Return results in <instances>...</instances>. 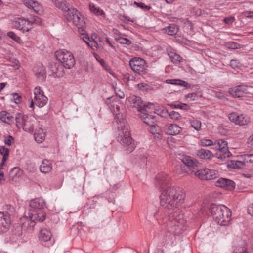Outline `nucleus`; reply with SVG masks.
Returning a JSON list of instances; mask_svg holds the SVG:
<instances>
[{
    "instance_id": "obj_54",
    "label": "nucleus",
    "mask_w": 253,
    "mask_h": 253,
    "mask_svg": "<svg viewBox=\"0 0 253 253\" xmlns=\"http://www.w3.org/2000/svg\"><path fill=\"white\" fill-rule=\"evenodd\" d=\"M12 99L16 104H19L21 102V97L17 93L12 94Z\"/></svg>"
},
{
    "instance_id": "obj_14",
    "label": "nucleus",
    "mask_w": 253,
    "mask_h": 253,
    "mask_svg": "<svg viewBox=\"0 0 253 253\" xmlns=\"http://www.w3.org/2000/svg\"><path fill=\"white\" fill-rule=\"evenodd\" d=\"M216 186L225 188L227 190H233L235 188V183L233 180L220 178L216 182Z\"/></svg>"
},
{
    "instance_id": "obj_25",
    "label": "nucleus",
    "mask_w": 253,
    "mask_h": 253,
    "mask_svg": "<svg viewBox=\"0 0 253 253\" xmlns=\"http://www.w3.org/2000/svg\"><path fill=\"white\" fill-rule=\"evenodd\" d=\"M204 172H205V174H206L205 177H206V178L205 180H206L215 179L218 176V171L214 169L205 168Z\"/></svg>"
},
{
    "instance_id": "obj_41",
    "label": "nucleus",
    "mask_w": 253,
    "mask_h": 253,
    "mask_svg": "<svg viewBox=\"0 0 253 253\" xmlns=\"http://www.w3.org/2000/svg\"><path fill=\"white\" fill-rule=\"evenodd\" d=\"M225 46L228 49H237L240 48V45L234 42H228L225 43Z\"/></svg>"
},
{
    "instance_id": "obj_17",
    "label": "nucleus",
    "mask_w": 253,
    "mask_h": 253,
    "mask_svg": "<svg viewBox=\"0 0 253 253\" xmlns=\"http://www.w3.org/2000/svg\"><path fill=\"white\" fill-rule=\"evenodd\" d=\"M141 119L146 125L149 126H158L155 123V116L149 114V113H141Z\"/></svg>"
},
{
    "instance_id": "obj_45",
    "label": "nucleus",
    "mask_w": 253,
    "mask_h": 253,
    "mask_svg": "<svg viewBox=\"0 0 253 253\" xmlns=\"http://www.w3.org/2000/svg\"><path fill=\"white\" fill-rule=\"evenodd\" d=\"M13 234L19 236L22 234V226L19 224L14 226V229L12 230Z\"/></svg>"
},
{
    "instance_id": "obj_52",
    "label": "nucleus",
    "mask_w": 253,
    "mask_h": 253,
    "mask_svg": "<svg viewBox=\"0 0 253 253\" xmlns=\"http://www.w3.org/2000/svg\"><path fill=\"white\" fill-rule=\"evenodd\" d=\"M200 144L203 146H211L213 144V141L210 139H203L200 140Z\"/></svg>"
},
{
    "instance_id": "obj_56",
    "label": "nucleus",
    "mask_w": 253,
    "mask_h": 253,
    "mask_svg": "<svg viewBox=\"0 0 253 253\" xmlns=\"http://www.w3.org/2000/svg\"><path fill=\"white\" fill-rule=\"evenodd\" d=\"M85 25V22L84 21H81V24H79V25L77 26L79 32L83 35H84L83 32L84 31Z\"/></svg>"
},
{
    "instance_id": "obj_4",
    "label": "nucleus",
    "mask_w": 253,
    "mask_h": 253,
    "mask_svg": "<svg viewBox=\"0 0 253 253\" xmlns=\"http://www.w3.org/2000/svg\"><path fill=\"white\" fill-rule=\"evenodd\" d=\"M118 141L124 146H128L126 149L127 153H130L135 149L133 140L131 137L130 131L128 127H118Z\"/></svg>"
},
{
    "instance_id": "obj_34",
    "label": "nucleus",
    "mask_w": 253,
    "mask_h": 253,
    "mask_svg": "<svg viewBox=\"0 0 253 253\" xmlns=\"http://www.w3.org/2000/svg\"><path fill=\"white\" fill-rule=\"evenodd\" d=\"M178 27L174 24H170L166 29V32L169 35H174L178 32Z\"/></svg>"
},
{
    "instance_id": "obj_43",
    "label": "nucleus",
    "mask_w": 253,
    "mask_h": 253,
    "mask_svg": "<svg viewBox=\"0 0 253 253\" xmlns=\"http://www.w3.org/2000/svg\"><path fill=\"white\" fill-rule=\"evenodd\" d=\"M89 9L91 12L95 13L97 15H102L104 14L103 11L99 8H97L92 4H89Z\"/></svg>"
},
{
    "instance_id": "obj_8",
    "label": "nucleus",
    "mask_w": 253,
    "mask_h": 253,
    "mask_svg": "<svg viewBox=\"0 0 253 253\" xmlns=\"http://www.w3.org/2000/svg\"><path fill=\"white\" fill-rule=\"evenodd\" d=\"M156 180L157 182V184L162 188H164V190L162 191V193H163V192L168 189V188H176L177 189H180L184 193V194L185 195V193H184V191L180 188H179V187H174V186H168L166 188H164V187L165 186H166L167 185H168L170 181V177L166 173H163V172H161V173H158L156 176ZM161 196H160V197Z\"/></svg>"
},
{
    "instance_id": "obj_58",
    "label": "nucleus",
    "mask_w": 253,
    "mask_h": 253,
    "mask_svg": "<svg viewBox=\"0 0 253 253\" xmlns=\"http://www.w3.org/2000/svg\"><path fill=\"white\" fill-rule=\"evenodd\" d=\"M235 20V18L234 16H230L229 17H226L224 19V22L228 25H231Z\"/></svg>"
},
{
    "instance_id": "obj_61",
    "label": "nucleus",
    "mask_w": 253,
    "mask_h": 253,
    "mask_svg": "<svg viewBox=\"0 0 253 253\" xmlns=\"http://www.w3.org/2000/svg\"><path fill=\"white\" fill-rule=\"evenodd\" d=\"M248 147L253 149V134L249 137L247 141Z\"/></svg>"
},
{
    "instance_id": "obj_5",
    "label": "nucleus",
    "mask_w": 253,
    "mask_h": 253,
    "mask_svg": "<svg viewBox=\"0 0 253 253\" xmlns=\"http://www.w3.org/2000/svg\"><path fill=\"white\" fill-rule=\"evenodd\" d=\"M55 57L63 66L66 69H71L75 64V60L73 54L66 49H59L55 53Z\"/></svg>"
},
{
    "instance_id": "obj_10",
    "label": "nucleus",
    "mask_w": 253,
    "mask_h": 253,
    "mask_svg": "<svg viewBox=\"0 0 253 253\" xmlns=\"http://www.w3.org/2000/svg\"><path fill=\"white\" fill-rule=\"evenodd\" d=\"M229 119L236 125L240 126L247 125L250 121L249 117L243 114L238 115L236 113H231L228 116Z\"/></svg>"
},
{
    "instance_id": "obj_7",
    "label": "nucleus",
    "mask_w": 253,
    "mask_h": 253,
    "mask_svg": "<svg viewBox=\"0 0 253 253\" xmlns=\"http://www.w3.org/2000/svg\"><path fill=\"white\" fill-rule=\"evenodd\" d=\"M12 23L15 28L23 33L29 32L32 28V21L24 18H15Z\"/></svg>"
},
{
    "instance_id": "obj_53",
    "label": "nucleus",
    "mask_w": 253,
    "mask_h": 253,
    "mask_svg": "<svg viewBox=\"0 0 253 253\" xmlns=\"http://www.w3.org/2000/svg\"><path fill=\"white\" fill-rule=\"evenodd\" d=\"M240 64V61L237 59H232L230 60V65L234 69L239 68Z\"/></svg>"
},
{
    "instance_id": "obj_62",
    "label": "nucleus",
    "mask_w": 253,
    "mask_h": 253,
    "mask_svg": "<svg viewBox=\"0 0 253 253\" xmlns=\"http://www.w3.org/2000/svg\"><path fill=\"white\" fill-rule=\"evenodd\" d=\"M242 15L247 18H253V11H245L242 13Z\"/></svg>"
},
{
    "instance_id": "obj_11",
    "label": "nucleus",
    "mask_w": 253,
    "mask_h": 253,
    "mask_svg": "<svg viewBox=\"0 0 253 253\" xmlns=\"http://www.w3.org/2000/svg\"><path fill=\"white\" fill-rule=\"evenodd\" d=\"M11 225L10 214L8 212H0V231L4 233L9 228Z\"/></svg>"
},
{
    "instance_id": "obj_40",
    "label": "nucleus",
    "mask_w": 253,
    "mask_h": 253,
    "mask_svg": "<svg viewBox=\"0 0 253 253\" xmlns=\"http://www.w3.org/2000/svg\"><path fill=\"white\" fill-rule=\"evenodd\" d=\"M63 11L67 12L66 13V18L69 21L71 17H72V15L75 13V12H77V9L73 7H69V5L67 7L66 10H64Z\"/></svg>"
},
{
    "instance_id": "obj_2",
    "label": "nucleus",
    "mask_w": 253,
    "mask_h": 253,
    "mask_svg": "<svg viewBox=\"0 0 253 253\" xmlns=\"http://www.w3.org/2000/svg\"><path fill=\"white\" fill-rule=\"evenodd\" d=\"M45 201L42 198H35L29 202L30 209L28 213L30 221L27 228L32 229L36 222H43L45 219V213L42 209L45 207Z\"/></svg>"
},
{
    "instance_id": "obj_31",
    "label": "nucleus",
    "mask_w": 253,
    "mask_h": 253,
    "mask_svg": "<svg viewBox=\"0 0 253 253\" xmlns=\"http://www.w3.org/2000/svg\"><path fill=\"white\" fill-rule=\"evenodd\" d=\"M155 108L154 104L152 103L146 104L144 103L142 108L141 109V113H151L153 112L154 108Z\"/></svg>"
},
{
    "instance_id": "obj_36",
    "label": "nucleus",
    "mask_w": 253,
    "mask_h": 253,
    "mask_svg": "<svg viewBox=\"0 0 253 253\" xmlns=\"http://www.w3.org/2000/svg\"><path fill=\"white\" fill-rule=\"evenodd\" d=\"M235 253H249L247 251V244L245 242L236 247L234 250Z\"/></svg>"
},
{
    "instance_id": "obj_55",
    "label": "nucleus",
    "mask_w": 253,
    "mask_h": 253,
    "mask_svg": "<svg viewBox=\"0 0 253 253\" xmlns=\"http://www.w3.org/2000/svg\"><path fill=\"white\" fill-rule=\"evenodd\" d=\"M186 98L190 101L197 100L198 98L197 93L193 92L189 93L187 95Z\"/></svg>"
},
{
    "instance_id": "obj_42",
    "label": "nucleus",
    "mask_w": 253,
    "mask_h": 253,
    "mask_svg": "<svg viewBox=\"0 0 253 253\" xmlns=\"http://www.w3.org/2000/svg\"><path fill=\"white\" fill-rule=\"evenodd\" d=\"M7 35L17 43H20L22 42V40L21 38L19 36H17L14 32L12 31L8 32L7 33Z\"/></svg>"
},
{
    "instance_id": "obj_27",
    "label": "nucleus",
    "mask_w": 253,
    "mask_h": 253,
    "mask_svg": "<svg viewBox=\"0 0 253 253\" xmlns=\"http://www.w3.org/2000/svg\"><path fill=\"white\" fill-rule=\"evenodd\" d=\"M81 16V13L77 10V12L72 15V17L69 21H72L76 26H78L79 24H81V21H84V19Z\"/></svg>"
},
{
    "instance_id": "obj_29",
    "label": "nucleus",
    "mask_w": 253,
    "mask_h": 253,
    "mask_svg": "<svg viewBox=\"0 0 253 253\" xmlns=\"http://www.w3.org/2000/svg\"><path fill=\"white\" fill-rule=\"evenodd\" d=\"M149 131L155 139H161L163 137L161 127H151Z\"/></svg>"
},
{
    "instance_id": "obj_49",
    "label": "nucleus",
    "mask_w": 253,
    "mask_h": 253,
    "mask_svg": "<svg viewBox=\"0 0 253 253\" xmlns=\"http://www.w3.org/2000/svg\"><path fill=\"white\" fill-rule=\"evenodd\" d=\"M174 83L175 85L184 86L186 88L190 87L189 84L187 82L182 80L176 79V82Z\"/></svg>"
},
{
    "instance_id": "obj_57",
    "label": "nucleus",
    "mask_w": 253,
    "mask_h": 253,
    "mask_svg": "<svg viewBox=\"0 0 253 253\" xmlns=\"http://www.w3.org/2000/svg\"><path fill=\"white\" fill-rule=\"evenodd\" d=\"M168 115H169L171 118L176 120L178 119L180 117L179 113L174 111H171L169 113H168Z\"/></svg>"
},
{
    "instance_id": "obj_46",
    "label": "nucleus",
    "mask_w": 253,
    "mask_h": 253,
    "mask_svg": "<svg viewBox=\"0 0 253 253\" xmlns=\"http://www.w3.org/2000/svg\"><path fill=\"white\" fill-rule=\"evenodd\" d=\"M96 203L94 199H89L84 205V208L87 209H95L96 207Z\"/></svg>"
},
{
    "instance_id": "obj_39",
    "label": "nucleus",
    "mask_w": 253,
    "mask_h": 253,
    "mask_svg": "<svg viewBox=\"0 0 253 253\" xmlns=\"http://www.w3.org/2000/svg\"><path fill=\"white\" fill-rule=\"evenodd\" d=\"M204 170H205V169H200L197 170V171L192 170V173H194V175L198 177L199 179L202 180H205L206 177H205L206 174H205Z\"/></svg>"
},
{
    "instance_id": "obj_60",
    "label": "nucleus",
    "mask_w": 253,
    "mask_h": 253,
    "mask_svg": "<svg viewBox=\"0 0 253 253\" xmlns=\"http://www.w3.org/2000/svg\"><path fill=\"white\" fill-rule=\"evenodd\" d=\"M31 21H32V24L35 23L36 24H37V25H41L42 24V19L40 17H39L37 16H34L33 17L32 20Z\"/></svg>"
},
{
    "instance_id": "obj_23",
    "label": "nucleus",
    "mask_w": 253,
    "mask_h": 253,
    "mask_svg": "<svg viewBox=\"0 0 253 253\" xmlns=\"http://www.w3.org/2000/svg\"><path fill=\"white\" fill-rule=\"evenodd\" d=\"M196 155L202 159H209L212 157L213 154L209 150L201 149L196 151Z\"/></svg>"
},
{
    "instance_id": "obj_21",
    "label": "nucleus",
    "mask_w": 253,
    "mask_h": 253,
    "mask_svg": "<svg viewBox=\"0 0 253 253\" xmlns=\"http://www.w3.org/2000/svg\"><path fill=\"white\" fill-rule=\"evenodd\" d=\"M28 116L27 115H24L21 113H16L14 120L16 122V125L17 126H25L26 122L28 119Z\"/></svg>"
},
{
    "instance_id": "obj_48",
    "label": "nucleus",
    "mask_w": 253,
    "mask_h": 253,
    "mask_svg": "<svg viewBox=\"0 0 253 253\" xmlns=\"http://www.w3.org/2000/svg\"><path fill=\"white\" fill-rule=\"evenodd\" d=\"M134 4L143 10L148 11L151 9V7L150 6L147 5L143 2H137L136 1H134Z\"/></svg>"
},
{
    "instance_id": "obj_32",
    "label": "nucleus",
    "mask_w": 253,
    "mask_h": 253,
    "mask_svg": "<svg viewBox=\"0 0 253 253\" xmlns=\"http://www.w3.org/2000/svg\"><path fill=\"white\" fill-rule=\"evenodd\" d=\"M168 55L171 61L175 64H179L182 60V57L174 52H170Z\"/></svg>"
},
{
    "instance_id": "obj_50",
    "label": "nucleus",
    "mask_w": 253,
    "mask_h": 253,
    "mask_svg": "<svg viewBox=\"0 0 253 253\" xmlns=\"http://www.w3.org/2000/svg\"><path fill=\"white\" fill-rule=\"evenodd\" d=\"M218 132L222 135H230L231 133L230 131L226 127H217Z\"/></svg>"
},
{
    "instance_id": "obj_59",
    "label": "nucleus",
    "mask_w": 253,
    "mask_h": 253,
    "mask_svg": "<svg viewBox=\"0 0 253 253\" xmlns=\"http://www.w3.org/2000/svg\"><path fill=\"white\" fill-rule=\"evenodd\" d=\"M87 45L89 46L91 49L95 50V48H97V42L93 40H91L89 41V42H87Z\"/></svg>"
},
{
    "instance_id": "obj_28",
    "label": "nucleus",
    "mask_w": 253,
    "mask_h": 253,
    "mask_svg": "<svg viewBox=\"0 0 253 253\" xmlns=\"http://www.w3.org/2000/svg\"><path fill=\"white\" fill-rule=\"evenodd\" d=\"M81 16V13L77 10V12L72 15V17L69 21H72L76 26H78L79 24H81V21H84V19Z\"/></svg>"
},
{
    "instance_id": "obj_22",
    "label": "nucleus",
    "mask_w": 253,
    "mask_h": 253,
    "mask_svg": "<svg viewBox=\"0 0 253 253\" xmlns=\"http://www.w3.org/2000/svg\"><path fill=\"white\" fill-rule=\"evenodd\" d=\"M52 234L51 232L46 229H41L39 235V238L40 242H47L50 240Z\"/></svg>"
},
{
    "instance_id": "obj_30",
    "label": "nucleus",
    "mask_w": 253,
    "mask_h": 253,
    "mask_svg": "<svg viewBox=\"0 0 253 253\" xmlns=\"http://www.w3.org/2000/svg\"><path fill=\"white\" fill-rule=\"evenodd\" d=\"M54 4L62 10H66L69 6L65 0H51Z\"/></svg>"
},
{
    "instance_id": "obj_26",
    "label": "nucleus",
    "mask_w": 253,
    "mask_h": 253,
    "mask_svg": "<svg viewBox=\"0 0 253 253\" xmlns=\"http://www.w3.org/2000/svg\"><path fill=\"white\" fill-rule=\"evenodd\" d=\"M23 3L26 7L33 9L35 11L39 10L38 8L39 6V4L37 1L33 0H24Z\"/></svg>"
},
{
    "instance_id": "obj_12",
    "label": "nucleus",
    "mask_w": 253,
    "mask_h": 253,
    "mask_svg": "<svg viewBox=\"0 0 253 253\" xmlns=\"http://www.w3.org/2000/svg\"><path fill=\"white\" fill-rule=\"evenodd\" d=\"M218 150L219 151L216 153L217 157L222 160H224L232 156L231 153L228 149L226 141L220 139V148Z\"/></svg>"
},
{
    "instance_id": "obj_35",
    "label": "nucleus",
    "mask_w": 253,
    "mask_h": 253,
    "mask_svg": "<svg viewBox=\"0 0 253 253\" xmlns=\"http://www.w3.org/2000/svg\"><path fill=\"white\" fill-rule=\"evenodd\" d=\"M231 165L232 166V168L234 169H242L245 168L247 165L246 162L243 160L242 161H232Z\"/></svg>"
},
{
    "instance_id": "obj_19",
    "label": "nucleus",
    "mask_w": 253,
    "mask_h": 253,
    "mask_svg": "<svg viewBox=\"0 0 253 253\" xmlns=\"http://www.w3.org/2000/svg\"><path fill=\"white\" fill-rule=\"evenodd\" d=\"M35 141L38 143L42 142L45 137V132L42 127H36L34 133Z\"/></svg>"
},
{
    "instance_id": "obj_15",
    "label": "nucleus",
    "mask_w": 253,
    "mask_h": 253,
    "mask_svg": "<svg viewBox=\"0 0 253 253\" xmlns=\"http://www.w3.org/2000/svg\"><path fill=\"white\" fill-rule=\"evenodd\" d=\"M128 101L131 107L136 108L139 112H141V109L142 108L144 104V102L141 97L132 95L129 98Z\"/></svg>"
},
{
    "instance_id": "obj_18",
    "label": "nucleus",
    "mask_w": 253,
    "mask_h": 253,
    "mask_svg": "<svg viewBox=\"0 0 253 253\" xmlns=\"http://www.w3.org/2000/svg\"><path fill=\"white\" fill-rule=\"evenodd\" d=\"M182 162L184 164L185 166H187L190 169H195V167H197L198 164V161L196 160H193L191 157L189 156H183V158L181 159ZM181 169L183 170V167H181Z\"/></svg>"
},
{
    "instance_id": "obj_51",
    "label": "nucleus",
    "mask_w": 253,
    "mask_h": 253,
    "mask_svg": "<svg viewBox=\"0 0 253 253\" xmlns=\"http://www.w3.org/2000/svg\"><path fill=\"white\" fill-rule=\"evenodd\" d=\"M244 162L246 164L248 163H253V154H246L243 156Z\"/></svg>"
},
{
    "instance_id": "obj_16",
    "label": "nucleus",
    "mask_w": 253,
    "mask_h": 253,
    "mask_svg": "<svg viewBox=\"0 0 253 253\" xmlns=\"http://www.w3.org/2000/svg\"><path fill=\"white\" fill-rule=\"evenodd\" d=\"M49 69L52 73L55 74L57 76H62L64 74V69L62 64L51 62L49 64Z\"/></svg>"
},
{
    "instance_id": "obj_3",
    "label": "nucleus",
    "mask_w": 253,
    "mask_h": 253,
    "mask_svg": "<svg viewBox=\"0 0 253 253\" xmlns=\"http://www.w3.org/2000/svg\"><path fill=\"white\" fill-rule=\"evenodd\" d=\"M210 211L216 222L222 226L227 225L231 220V211L223 205L211 204Z\"/></svg>"
},
{
    "instance_id": "obj_13",
    "label": "nucleus",
    "mask_w": 253,
    "mask_h": 253,
    "mask_svg": "<svg viewBox=\"0 0 253 253\" xmlns=\"http://www.w3.org/2000/svg\"><path fill=\"white\" fill-rule=\"evenodd\" d=\"M228 92L234 97H242L248 92V87L244 85H239L229 88Z\"/></svg>"
},
{
    "instance_id": "obj_20",
    "label": "nucleus",
    "mask_w": 253,
    "mask_h": 253,
    "mask_svg": "<svg viewBox=\"0 0 253 253\" xmlns=\"http://www.w3.org/2000/svg\"><path fill=\"white\" fill-rule=\"evenodd\" d=\"M14 117L6 111H2L0 113V120L11 125L14 122Z\"/></svg>"
},
{
    "instance_id": "obj_47",
    "label": "nucleus",
    "mask_w": 253,
    "mask_h": 253,
    "mask_svg": "<svg viewBox=\"0 0 253 253\" xmlns=\"http://www.w3.org/2000/svg\"><path fill=\"white\" fill-rule=\"evenodd\" d=\"M173 108L180 109L183 110H187L190 109V106L185 103H179L177 104H173L172 105Z\"/></svg>"
},
{
    "instance_id": "obj_9",
    "label": "nucleus",
    "mask_w": 253,
    "mask_h": 253,
    "mask_svg": "<svg viewBox=\"0 0 253 253\" xmlns=\"http://www.w3.org/2000/svg\"><path fill=\"white\" fill-rule=\"evenodd\" d=\"M34 103L39 107H42L47 103L48 98L43 94L40 87H36L34 91Z\"/></svg>"
},
{
    "instance_id": "obj_64",
    "label": "nucleus",
    "mask_w": 253,
    "mask_h": 253,
    "mask_svg": "<svg viewBox=\"0 0 253 253\" xmlns=\"http://www.w3.org/2000/svg\"><path fill=\"white\" fill-rule=\"evenodd\" d=\"M13 140L14 139L12 136L8 135L7 138L5 139L4 143L5 144L10 146L12 145V141H13Z\"/></svg>"
},
{
    "instance_id": "obj_37",
    "label": "nucleus",
    "mask_w": 253,
    "mask_h": 253,
    "mask_svg": "<svg viewBox=\"0 0 253 253\" xmlns=\"http://www.w3.org/2000/svg\"><path fill=\"white\" fill-rule=\"evenodd\" d=\"M165 130L167 134L176 135L180 132L181 127H167Z\"/></svg>"
},
{
    "instance_id": "obj_33",
    "label": "nucleus",
    "mask_w": 253,
    "mask_h": 253,
    "mask_svg": "<svg viewBox=\"0 0 253 253\" xmlns=\"http://www.w3.org/2000/svg\"><path fill=\"white\" fill-rule=\"evenodd\" d=\"M153 112L161 117H166L168 115V111L167 110L164 109L163 107L159 106H155V108H154Z\"/></svg>"
},
{
    "instance_id": "obj_1",
    "label": "nucleus",
    "mask_w": 253,
    "mask_h": 253,
    "mask_svg": "<svg viewBox=\"0 0 253 253\" xmlns=\"http://www.w3.org/2000/svg\"><path fill=\"white\" fill-rule=\"evenodd\" d=\"M185 194L180 189L168 188L160 196V204L165 210L163 214L158 219L160 224L164 225L167 232L163 239L164 245L171 242L173 235L182 233L186 229L185 221L180 213L178 207L184 202Z\"/></svg>"
},
{
    "instance_id": "obj_24",
    "label": "nucleus",
    "mask_w": 253,
    "mask_h": 253,
    "mask_svg": "<svg viewBox=\"0 0 253 253\" xmlns=\"http://www.w3.org/2000/svg\"><path fill=\"white\" fill-rule=\"evenodd\" d=\"M40 169L41 172L48 173L52 170V164L48 160L44 159L40 167Z\"/></svg>"
},
{
    "instance_id": "obj_6",
    "label": "nucleus",
    "mask_w": 253,
    "mask_h": 253,
    "mask_svg": "<svg viewBox=\"0 0 253 253\" xmlns=\"http://www.w3.org/2000/svg\"><path fill=\"white\" fill-rule=\"evenodd\" d=\"M129 64L132 71L140 75H145L147 72V63L142 58L134 57L130 60Z\"/></svg>"
},
{
    "instance_id": "obj_44",
    "label": "nucleus",
    "mask_w": 253,
    "mask_h": 253,
    "mask_svg": "<svg viewBox=\"0 0 253 253\" xmlns=\"http://www.w3.org/2000/svg\"><path fill=\"white\" fill-rule=\"evenodd\" d=\"M0 154L3 156L2 158H8L9 149L4 146H0Z\"/></svg>"
},
{
    "instance_id": "obj_38",
    "label": "nucleus",
    "mask_w": 253,
    "mask_h": 253,
    "mask_svg": "<svg viewBox=\"0 0 253 253\" xmlns=\"http://www.w3.org/2000/svg\"><path fill=\"white\" fill-rule=\"evenodd\" d=\"M115 40L117 42L122 44L129 45L131 44V42L130 40L122 37H115Z\"/></svg>"
},
{
    "instance_id": "obj_63",
    "label": "nucleus",
    "mask_w": 253,
    "mask_h": 253,
    "mask_svg": "<svg viewBox=\"0 0 253 253\" xmlns=\"http://www.w3.org/2000/svg\"><path fill=\"white\" fill-rule=\"evenodd\" d=\"M191 126H201V122L199 120L193 119L191 121Z\"/></svg>"
}]
</instances>
